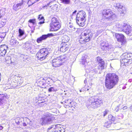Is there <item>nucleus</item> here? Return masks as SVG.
<instances>
[{
	"mask_svg": "<svg viewBox=\"0 0 132 132\" xmlns=\"http://www.w3.org/2000/svg\"><path fill=\"white\" fill-rule=\"evenodd\" d=\"M67 44L61 43L60 45V51L64 52L68 50L69 44V43Z\"/></svg>",
	"mask_w": 132,
	"mask_h": 132,
	"instance_id": "nucleus-18",
	"label": "nucleus"
},
{
	"mask_svg": "<svg viewBox=\"0 0 132 132\" xmlns=\"http://www.w3.org/2000/svg\"><path fill=\"white\" fill-rule=\"evenodd\" d=\"M50 30L51 31H55L58 30L61 27V24L59 23L50 24Z\"/></svg>",
	"mask_w": 132,
	"mask_h": 132,
	"instance_id": "nucleus-15",
	"label": "nucleus"
},
{
	"mask_svg": "<svg viewBox=\"0 0 132 132\" xmlns=\"http://www.w3.org/2000/svg\"><path fill=\"white\" fill-rule=\"evenodd\" d=\"M108 119L110 121V122H109V125L107 126V127H109L110 124L112 123H113V122L115 121V118L112 115H110L108 116Z\"/></svg>",
	"mask_w": 132,
	"mask_h": 132,
	"instance_id": "nucleus-29",
	"label": "nucleus"
},
{
	"mask_svg": "<svg viewBox=\"0 0 132 132\" xmlns=\"http://www.w3.org/2000/svg\"><path fill=\"white\" fill-rule=\"evenodd\" d=\"M38 19L39 20H42L43 21H44V18L43 16H42L41 14L39 15Z\"/></svg>",
	"mask_w": 132,
	"mask_h": 132,
	"instance_id": "nucleus-41",
	"label": "nucleus"
},
{
	"mask_svg": "<svg viewBox=\"0 0 132 132\" xmlns=\"http://www.w3.org/2000/svg\"><path fill=\"white\" fill-rule=\"evenodd\" d=\"M103 103V101L100 97L97 96L90 97L86 105L88 109H95L100 107Z\"/></svg>",
	"mask_w": 132,
	"mask_h": 132,
	"instance_id": "nucleus-2",
	"label": "nucleus"
},
{
	"mask_svg": "<svg viewBox=\"0 0 132 132\" xmlns=\"http://www.w3.org/2000/svg\"><path fill=\"white\" fill-rule=\"evenodd\" d=\"M131 30V28L130 26L125 23L123 24V27L122 31L126 34H129L130 33Z\"/></svg>",
	"mask_w": 132,
	"mask_h": 132,
	"instance_id": "nucleus-16",
	"label": "nucleus"
},
{
	"mask_svg": "<svg viewBox=\"0 0 132 132\" xmlns=\"http://www.w3.org/2000/svg\"><path fill=\"white\" fill-rule=\"evenodd\" d=\"M24 120V121H25L27 122V124H30L31 121L28 118H25Z\"/></svg>",
	"mask_w": 132,
	"mask_h": 132,
	"instance_id": "nucleus-40",
	"label": "nucleus"
},
{
	"mask_svg": "<svg viewBox=\"0 0 132 132\" xmlns=\"http://www.w3.org/2000/svg\"><path fill=\"white\" fill-rule=\"evenodd\" d=\"M69 28L71 29V30L75 31V27L72 25H70L69 26Z\"/></svg>",
	"mask_w": 132,
	"mask_h": 132,
	"instance_id": "nucleus-43",
	"label": "nucleus"
},
{
	"mask_svg": "<svg viewBox=\"0 0 132 132\" xmlns=\"http://www.w3.org/2000/svg\"><path fill=\"white\" fill-rule=\"evenodd\" d=\"M87 57V55L84 54L81 57V61H80L81 63L83 65H84L85 68L86 67V66L87 67V63L86 61V59Z\"/></svg>",
	"mask_w": 132,
	"mask_h": 132,
	"instance_id": "nucleus-22",
	"label": "nucleus"
},
{
	"mask_svg": "<svg viewBox=\"0 0 132 132\" xmlns=\"http://www.w3.org/2000/svg\"><path fill=\"white\" fill-rule=\"evenodd\" d=\"M102 17L110 21H114L117 20L116 15L109 9H104L102 12Z\"/></svg>",
	"mask_w": 132,
	"mask_h": 132,
	"instance_id": "nucleus-3",
	"label": "nucleus"
},
{
	"mask_svg": "<svg viewBox=\"0 0 132 132\" xmlns=\"http://www.w3.org/2000/svg\"><path fill=\"white\" fill-rule=\"evenodd\" d=\"M87 79L86 78L85 79L84 81V82L85 84H86L87 83Z\"/></svg>",
	"mask_w": 132,
	"mask_h": 132,
	"instance_id": "nucleus-54",
	"label": "nucleus"
},
{
	"mask_svg": "<svg viewBox=\"0 0 132 132\" xmlns=\"http://www.w3.org/2000/svg\"><path fill=\"white\" fill-rule=\"evenodd\" d=\"M7 49V46L6 45L0 46V56H4L6 52V50Z\"/></svg>",
	"mask_w": 132,
	"mask_h": 132,
	"instance_id": "nucleus-14",
	"label": "nucleus"
},
{
	"mask_svg": "<svg viewBox=\"0 0 132 132\" xmlns=\"http://www.w3.org/2000/svg\"><path fill=\"white\" fill-rule=\"evenodd\" d=\"M55 34H53L52 33L48 34L47 35H42L41 37L37 38V42L39 43L42 42L43 40L46 39L47 37H53L56 35Z\"/></svg>",
	"mask_w": 132,
	"mask_h": 132,
	"instance_id": "nucleus-11",
	"label": "nucleus"
},
{
	"mask_svg": "<svg viewBox=\"0 0 132 132\" xmlns=\"http://www.w3.org/2000/svg\"><path fill=\"white\" fill-rule=\"evenodd\" d=\"M37 46L36 45L29 44L28 42H27L24 45V47L27 50L30 51L32 53H34L36 51Z\"/></svg>",
	"mask_w": 132,
	"mask_h": 132,
	"instance_id": "nucleus-9",
	"label": "nucleus"
},
{
	"mask_svg": "<svg viewBox=\"0 0 132 132\" xmlns=\"http://www.w3.org/2000/svg\"><path fill=\"white\" fill-rule=\"evenodd\" d=\"M115 36L118 41L120 42L122 45H124L126 43V41L123 35L122 34H116Z\"/></svg>",
	"mask_w": 132,
	"mask_h": 132,
	"instance_id": "nucleus-13",
	"label": "nucleus"
},
{
	"mask_svg": "<svg viewBox=\"0 0 132 132\" xmlns=\"http://www.w3.org/2000/svg\"><path fill=\"white\" fill-rule=\"evenodd\" d=\"M23 125L24 126H26V122H24L23 123Z\"/></svg>",
	"mask_w": 132,
	"mask_h": 132,
	"instance_id": "nucleus-56",
	"label": "nucleus"
},
{
	"mask_svg": "<svg viewBox=\"0 0 132 132\" xmlns=\"http://www.w3.org/2000/svg\"><path fill=\"white\" fill-rule=\"evenodd\" d=\"M65 130L62 127H58L55 126L48 128V132H65Z\"/></svg>",
	"mask_w": 132,
	"mask_h": 132,
	"instance_id": "nucleus-12",
	"label": "nucleus"
},
{
	"mask_svg": "<svg viewBox=\"0 0 132 132\" xmlns=\"http://www.w3.org/2000/svg\"><path fill=\"white\" fill-rule=\"evenodd\" d=\"M95 70H96V69H94V71H95Z\"/></svg>",
	"mask_w": 132,
	"mask_h": 132,
	"instance_id": "nucleus-61",
	"label": "nucleus"
},
{
	"mask_svg": "<svg viewBox=\"0 0 132 132\" xmlns=\"http://www.w3.org/2000/svg\"><path fill=\"white\" fill-rule=\"evenodd\" d=\"M118 116L120 117V118H119V119H121L123 117V114L121 113L119 114V115Z\"/></svg>",
	"mask_w": 132,
	"mask_h": 132,
	"instance_id": "nucleus-48",
	"label": "nucleus"
},
{
	"mask_svg": "<svg viewBox=\"0 0 132 132\" xmlns=\"http://www.w3.org/2000/svg\"><path fill=\"white\" fill-rule=\"evenodd\" d=\"M66 59L64 56H61L53 60L52 61V66L55 67H58L63 64Z\"/></svg>",
	"mask_w": 132,
	"mask_h": 132,
	"instance_id": "nucleus-5",
	"label": "nucleus"
},
{
	"mask_svg": "<svg viewBox=\"0 0 132 132\" xmlns=\"http://www.w3.org/2000/svg\"><path fill=\"white\" fill-rule=\"evenodd\" d=\"M123 24H121L118 22L114 23V27L116 28L119 31H122L123 27Z\"/></svg>",
	"mask_w": 132,
	"mask_h": 132,
	"instance_id": "nucleus-21",
	"label": "nucleus"
},
{
	"mask_svg": "<svg viewBox=\"0 0 132 132\" xmlns=\"http://www.w3.org/2000/svg\"><path fill=\"white\" fill-rule=\"evenodd\" d=\"M69 40V38L67 35H65L62 38V43H69L68 42Z\"/></svg>",
	"mask_w": 132,
	"mask_h": 132,
	"instance_id": "nucleus-27",
	"label": "nucleus"
},
{
	"mask_svg": "<svg viewBox=\"0 0 132 132\" xmlns=\"http://www.w3.org/2000/svg\"><path fill=\"white\" fill-rule=\"evenodd\" d=\"M90 87L85 85L84 87L82 88L79 91L80 92H84V91H87L90 89Z\"/></svg>",
	"mask_w": 132,
	"mask_h": 132,
	"instance_id": "nucleus-34",
	"label": "nucleus"
},
{
	"mask_svg": "<svg viewBox=\"0 0 132 132\" xmlns=\"http://www.w3.org/2000/svg\"><path fill=\"white\" fill-rule=\"evenodd\" d=\"M36 23L35 19H30L29 21L28 26L30 27H32Z\"/></svg>",
	"mask_w": 132,
	"mask_h": 132,
	"instance_id": "nucleus-30",
	"label": "nucleus"
},
{
	"mask_svg": "<svg viewBox=\"0 0 132 132\" xmlns=\"http://www.w3.org/2000/svg\"><path fill=\"white\" fill-rule=\"evenodd\" d=\"M96 60L99 64V65L97 67L98 69L100 70L103 69L105 66L104 61L100 57H97Z\"/></svg>",
	"mask_w": 132,
	"mask_h": 132,
	"instance_id": "nucleus-10",
	"label": "nucleus"
},
{
	"mask_svg": "<svg viewBox=\"0 0 132 132\" xmlns=\"http://www.w3.org/2000/svg\"><path fill=\"white\" fill-rule=\"evenodd\" d=\"M23 4V2H22L16 4H14L13 6V9L17 11L21 8V7L22 6Z\"/></svg>",
	"mask_w": 132,
	"mask_h": 132,
	"instance_id": "nucleus-24",
	"label": "nucleus"
},
{
	"mask_svg": "<svg viewBox=\"0 0 132 132\" xmlns=\"http://www.w3.org/2000/svg\"><path fill=\"white\" fill-rule=\"evenodd\" d=\"M109 111L107 110L106 109L105 111L103 112V116L104 117L106 115Z\"/></svg>",
	"mask_w": 132,
	"mask_h": 132,
	"instance_id": "nucleus-44",
	"label": "nucleus"
},
{
	"mask_svg": "<svg viewBox=\"0 0 132 132\" xmlns=\"http://www.w3.org/2000/svg\"><path fill=\"white\" fill-rule=\"evenodd\" d=\"M46 80L44 78L42 79L39 82L38 84L39 86L42 87H45Z\"/></svg>",
	"mask_w": 132,
	"mask_h": 132,
	"instance_id": "nucleus-31",
	"label": "nucleus"
},
{
	"mask_svg": "<svg viewBox=\"0 0 132 132\" xmlns=\"http://www.w3.org/2000/svg\"><path fill=\"white\" fill-rule=\"evenodd\" d=\"M44 23V21L43 22H39V23L40 24H42Z\"/></svg>",
	"mask_w": 132,
	"mask_h": 132,
	"instance_id": "nucleus-57",
	"label": "nucleus"
},
{
	"mask_svg": "<svg viewBox=\"0 0 132 132\" xmlns=\"http://www.w3.org/2000/svg\"><path fill=\"white\" fill-rule=\"evenodd\" d=\"M86 16V15L85 12L83 11H79L76 17L81 18H85Z\"/></svg>",
	"mask_w": 132,
	"mask_h": 132,
	"instance_id": "nucleus-25",
	"label": "nucleus"
},
{
	"mask_svg": "<svg viewBox=\"0 0 132 132\" xmlns=\"http://www.w3.org/2000/svg\"><path fill=\"white\" fill-rule=\"evenodd\" d=\"M11 64H13L14 65L15 64H16V63L15 62H11Z\"/></svg>",
	"mask_w": 132,
	"mask_h": 132,
	"instance_id": "nucleus-55",
	"label": "nucleus"
},
{
	"mask_svg": "<svg viewBox=\"0 0 132 132\" xmlns=\"http://www.w3.org/2000/svg\"><path fill=\"white\" fill-rule=\"evenodd\" d=\"M85 70H86V72H89L90 71H89V70H88V71H87V69H86Z\"/></svg>",
	"mask_w": 132,
	"mask_h": 132,
	"instance_id": "nucleus-59",
	"label": "nucleus"
},
{
	"mask_svg": "<svg viewBox=\"0 0 132 132\" xmlns=\"http://www.w3.org/2000/svg\"><path fill=\"white\" fill-rule=\"evenodd\" d=\"M23 78H21V79H20V84H22L23 83Z\"/></svg>",
	"mask_w": 132,
	"mask_h": 132,
	"instance_id": "nucleus-52",
	"label": "nucleus"
},
{
	"mask_svg": "<svg viewBox=\"0 0 132 132\" xmlns=\"http://www.w3.org/2000/svg\"><path fill=\"white\" fill-rule=\"evenodd\" d=\"M86 20L85 18H83L82 17H76V21L77 23L79 26L83 27L84 25V22Z\"/></svg>",
	"mask_w": 132,
	"mask_h": 132,
	"instance_id": "nucleus-17",
	"label": "nucleus"
},
{
	"mask_svg": "<svg viewBox=\"0 0 132 132\" xmlns=\"http://www.w3.org/2000/svg\"><path fill=\"white\" fill-rule=\"evenodd\" d=\"M89 30H85L82 32L81 34V37L79 42L81 44L85 43L90 40L89 35Z\"/></svg>",
	"mask_w": 132,
	"mask_h": 132,
	"instance_id": "nucleus-7",
	"label": "nucleus"
},
{
	"mask_svg": "<svg viewBox=\"0 0 132 132\" xmlns=\"http://www.w3.org/2000/svg\"><path fill=\"white\" fill-rule=\"evenodd\" d=\"M122 108L121 109H122V110L125 111H126L127 110V106H125L123 107V106H121Z\"/></svg>",
	"mask_w": 132,
	"mask_h": 132,
	"instance_id": "nucleus-46",
	"label": "nucleus"
},
{
	"mask_svg": "<svg viewBox=\"0 0 132 132\" xmlns=\"http://www.w3.org/2000/svg\"><path fill=\"white\" fill-rule=\"evenodd\" d=\"M28 4L29 5H32V3H31V0H29L28 2Z\"/></svg>",
	"mask_w": 132,
	"mask_h": 132,
	"instance_id": "nucleus-49",
	"label": "nucleus"
},
{
	"mask_svg": "<svg viewBox=\"0 0 132 132\" xmlns=\"http://www.w3.org/2000/svg\"><path fill=\"white\" fill-rule=\"evenodd\" d=\"M64 102V103H65V105L67 106H69L70 105L72 104H73L74 102L72 101H71L70 99H68L66 100L64 102Z\"/></svg>",
	"mask_w": 132,
	"mask_h": 132,
	"instance_id": "nucleus-33",
	"label": "nucleus"
},
{
	"mask_svg": "<svg viewBox=\"0 0 132 132\" xmlns=\"http://www.w3.org/2000/svg\"><path fill=\"white\" fill-rule=\"evenodd\" d=\"M31 3H32V4H34V2L32 1H31Z\"/></svg>",
	"mask_w": 132,
	"mask_h": 132,
	"instance_id": "nucleus-60",
	"label": "nucleus"
},
{
	"mask_svg": "<svg viewBox=\"0 0 132 132\" xmlns=\"http://www.w3.org/2000/svg\"><path fill=\"white\" fill-rule=\"evenodd\" d=\"M5 9L4 8H2L0 10V18L3 17L5 14Z\"/></svg>",
	"mask_w": 132,
	"mask_h": 132,
	"instance_id": "nucleus-32",
	"label": "nucleus"
},
{
	"mask_svg": "<svg viewBox=\"0 0 132 132\" xmlns=\"http://www.w3.org/2000/svg\"><path fill=\"white\" fill-rule=\"evenodd\" d=\"M3 127L2 126H0V130H2L3 129Z\"/></svg>",
	"mask_w": 132,
	"mask_h": 132,
	"instance_id": "nucleus-53",
	"label": "nucleus"
},
{
	"mask_svg": "<svg viewBox=\"0 0 132 132\" xmlns=\"http://www.w3.org/2000/svg\"><path fill=\"white\" fill-rule=\"evenodd\" d=\"M55 6H57V5H56V4H55Z\"/></svg>",
	"mask_w": 132,
	"mask_h": 132,
	"instance_id": "nucleus-62",
	"label": "nucleus"
},
{
	"mask_svg": "<svg viewBox=\"0 0 132 132\" xmlns=\"http://www.w3.org/2000/svg\"><path fill=\"white\" fill-rule=\"evenodd\" d=\"M111 46V45H110L108 43L105 42L102 43L101 45V49L105 51H109Z\"/></svg>",
	"mask_w": 132,
	"mask_h": 132,
	"instance_id": "nucleus-20",
	"label": "nucleus"
},
{
	"mask_svg": "<svg viewBox=\"0 0 132 132\" xmlns=\"http://www.w3.org/2000/svg\"><path fill=\"white\" fill-rule=\"evenodd\" d=\"M43 125L46 124L50 123L52 122L51 114L47 113L42 118L41 120Z\"/></svg>",
	"mask_w": 132,
	"mask_h": 132,
	"instance_id": "nucleus-8",
	"label": "nucleus"
},
{
	"mask_svg": "<svg viewBox=\"0 0 132 132\" xmlns=\"http://www.w3.org/2000/svg\"><path fill=\"white\" fill-rule=\"evenodd\" d=\"M131 73L132 74V72H131Z\"/></svg>",
	"mask_w": 132,
	"mask_h": 132,
	"instance_id": "nucleus-63",
	"label": "nucleus"
},
{
	"mask_svg": "<svg viewBox=\"0 0 132 132\" xmlns=\"http://www.w3.org/2000/svg\"><path fill=\"white\" fill-rule=\"evenodd\" d=\"M7 95L5 93L4 94H0V105H3L6 102L7 97Z\"/></svg>",
	"mask_w": 132,
	"mask_h": 132,
	"instance_id": "nucleus-19",
	"label": "nucleus"
},
{
	"mask_svg": "<svg viewBox=\"0 0 132 132\" xmlns=\"http://www.w3.org/2000/svg\"><path fill=\"white\" fill-rule=\"evenodd\" d=\"M122 108L121 105V104H119L116 107L115 110L116 112L119 111V109H121Z\"/></svg>",
	"mask_w": 132,
	"mask_h": 132,
	"instance_id": "nucleus-39",
	"label": "nucleus"
},
{
	"mask_svg": "<svg viewBox=\"0 0 132 132\" xmlns=\"http://www.w3.org/2000/svg\"><path fill=\"white\" fill-rule=\"evenodd\" d=\"M116 8L119 11H120L122 13H123V9L125 8L120 3H118L116 4Z\"/></svg>",
	"mask_w": 132,
	"mask_h": 132,
	"instance_id": "nucleus-26",
	"label": "nucleus"
},
{
	"mask_svg": "<svg viewBox=\"0 0 132 132\" xmlns=\"http://www.w3.org/2000/svg\"><path fill=\"white\" fill-rule=\"evenodd\" d=\"M66 92H65V90H64V92L63 93V94L65 95H68L69 94V92H68L66 90Z\"/></svg>",
	"mask_w": 132,
	"mask_h": 132,
	"instance_id": "nucleus-50",
	"label": "nucleus"
},
{
	"mask_svg": "<svg viewBox=\"0 0 132 132\" xmlns=\"http://www.w3.org/2000/svg\"><path fill=\"white\" fill-rule=\"evenodd\" d=\"M130 110L132 111V105L130 106Z\"/></svg>",
	"mask_w": 132,
	"mask_h": 132,
	"instance_id": "nucleus-58",
	"label": "nucleus"
},
{
	"mask_svg": "<svg viewBox=\"0 0 132 132\" xmlns=\"http://www.w3.org/2000/svg\"><path fill=\"white\" fill-rule=\"evenodd\" d=\"M118 80V77L115 73L107 74L106 77V87L109 89L112 88L117 84Z\"/></svg>",
	"mask_w": 132,
	"mask_h": 132,
	"instance_id": "nucleus-1",
	"label": "nucleus"
},
{
	"mask_svg": "<svg viewBox=\"0 0 132 132\" xmlns=\"http://www.w3.org/2000/svg\"><path fill=\"white\" fill-rule=\"evenodd\" d=\"M52 2H51L48 3L46 5H45L44 6V7L45 8V7H47V6H49V5H51V3H52Z\"/></svg>",
	"mask_w": 132,
	"mask_h": 132,
	"instance_id": "nucleus-47",
	"label": "nucleus"
},
{
	"mask_svg": "<svg viewBox=\"0 0 132 132\" xmlns=\"http://www.w3.org/2000/svg\"><path fill=\"white\" fill-rule=\"evenodd\" d=\"M59 20L58 19L55 17L52 18L51 19V22L50 24H54L59 23Z\"/></svg>",
	"mask_w": 132,
	"mask_h": 132,
	"instance_id": "nucleus-28",
	"label": "nucleus"
},
{
	"mask_svg": "<svg viewBox=\"0 0 132 132\" xmlns=\"http://www.w3.org/2000/svg\"><path fill=\"white\" fill-rule=\"evenodd\" d=\"M57 89L56 88L53 87H51L49 88L48 89V91L49 92H54Z\"/></svg>",
	"mask_w": 132,
	"mask_h": 132,
	"instance_id": "nucleus-36",
	"label": "nucleus"
},
{
	"mask_svg": "<svg viewBox=\"0 0 132 132\" xmlns=\"http://www.w3.org/2000/svg\"><path fill=\"white\" fill-rule=\"evenodd\" d=\"M19 34L18 35V36L19 37H21L24 34V31L20 29H19Z\"/></svg>",
	"mask_w": 132,
	"mask_h": 132,
	"instance_id": "nucleus-37",
	"label": "nucleus"
},
{
	"mask_svg": "<svg viewBox=\"0 0 132 132\" xmlns=\"http://www.w3.org/2000/svg\"><path fill=\"white\" fill-rule=\"evenodd\" d=\"M61 2L64 4H69L70 0H60Z\"/></svg>",
	"mask_w": 132,
	"mask_h": 132,
	"instance_id": "nucleus-35",
	"label": "nucleus"
},
{
	"mask_svg": "<svg viewBox=\"0 0 132 132\" xmlns=\"http://www.w3.org/2000/svg\"><path fill=\"white\" fill-rule=\"evenodd\" d=\"M5 35L6 34L5 33H3L1 35L0 37L2 38H4L5 37Z\"/></svg>",
	"mask_w": 132,
	"mask_h": 132,
	"instance_id": "nucleus-45",
	"label": "nucleus"
},
{
	"mask_svg": "<svg viewBox=\"0 0 132 132\" xmlns=\"http://www.w3.org/2000/svg\"><path fill=\"white\" fill-rule=\"evenodd\" d=\"M24 121V120L23 118H17L16 120V122L18 121V122L17 123V124L19 125L20 124V123L22 122V121Z\"/></svg>",
	"mask_w": 132,
	"mask_h": 132,
	"instance_id": "nucleus-38",
	"label": "nucleus"
},
{
	"mask_svg": "<svg viewBox=\"0 0 132 132\" xmlns=\"http://www.w3.org/2000/svg\"><path fill=\"white\" fill-rule=\"evenodd\" d=\"M48 52L47 48H43L40 49L36 54L38 59L42 61L46 57L48 54Z\"/></svg>",
	"mask_w": 132,
	"mask_h": 132,
	"instance_id": "nucleus-6",
	"label": "nucleus"
},
{
	"mask_svg": "<svg viewBox=\"0 0 132 132\" xmlns=\"http://www.w3.org/2000/svg\"><path fill=\"white\" fill-rule=\"evenodd\" d=\"M77 12V11L76 10H75L74 12H73L72 13V15L71 18H72V16L73 15H74V14L76 13Z\"/></svg>",
	"mask_w": 132,
	"mask_h": 132,
	"instance_id": "nucleus-51",
	"label": "nucleus"
},
{
	"mask_svg": "<svg viewBox=\"0 0 132 132\" xmlns=\"http://www.w3.org/2000/svg\"><path fill=\"white\" fill-rule=\"evenodd\" d=\"M19 42L15 38H14L13 37H11L10 40V44L13 46H17Z\"/></svg>",
	"mask_w": 132,
	"mask_h": 132,
	"instance_id": "nucleus-23",
	"label": "nucleus"
},
{
	"mask_svg": "<svg viewBox=\"0 0 132 132\" xmlns=\"http://www.w3.org/2000/svg\"><path fill=\"white\" fill-rule=\"evenodd\" d=\"M121 63L123 65H128L132 63V54L125 53L121 56Z\"/></svg>",
	"mask_w": 132,
	"mask_h": 132,
	"instance_id": "nucleus-4",
	"label": "nucleus"
},
{
	"mask_svg": "<svg viewBox=\"0 0 132 132\" xmlns=\"http://www.w3.org/2000/svg\"><path fill=\"white\" fill-rule=\"evenodd\" d=\"M72 104L70 105L69 107L71 108V110H74L76 108V106L75 105H72Z\"/></svg>",
	"mask_w": 132,
	"mask_h": 132,
	"instance_id": "nucleus-42",
	"label": "nucleus"
}]
</instances>
